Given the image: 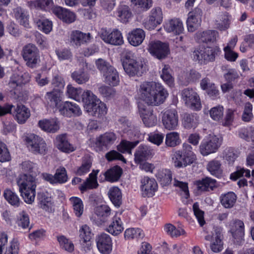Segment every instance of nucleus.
Instances as JSON below:
<instances>
[{"label": "nucleus", "mask_w": 254, "mask_h": 254, "mask_svg": "<svg viewBox=\"0 0 254 254\" xmlns=\"http://www.w3.org/2000/svg\"><path fill=\"white\" fill-rule=\"evenodd\" d=\"M116 136L113 132H106L96 138L94 147L96 151H100L114 143Z\"/></svg>", "instance_id": "nucleus-16"}, {"label": "nucleus", "mask_w": 254, "mask_h": 254, "mask_svg": "<svg viewBox=\"0 0 254 254\" xmlns=\"http://www.w3.org/2000/svg\"><path fill=\"white\" fill-rule=\"evenodd\" d=\"M181 142L180 134L177 132H171L166 135L165 144L169 147H175Z\"/></svg>", "instance_id": "nucleus-58"}, {"label": "nucleus", "mask_w": 254, "mask_h": 254, "mask_svg": "<svg viewBox=\"0 0 254 254\" xmlns=\"http://www.w3.org/2000/svg\"><path fill=\"white\" fill-rule=\"evenodd\" d=\"M17 184L25 202L31 204L34 201L36 194L35 178L30 175H20L17 179Z\"/></svg>", "instance_id": "nucleus-2"}, {"label": "nucleus", "mask_w": 254, "mask_h": 254, "mask_svg": "<svg viewBox=\"0 0 254 254\" xmlns=\"http://www.w3.org/2000/svg\"><path fill=\"white\" fill-rule=\"evenodd\" d=\"M164 127L168 130L176 129L178 126V115L175 109H170L164 112L162 118Z\"/></svg>", "instance_id": "nucleus-15"}, {"label": "nucleus", "mask_w": 254, "mask_h": 254, "mask_svg": "<svg viewBox=\"0 0 254 254\" xmlns=\"http://www.w3.org/2000/svg\"><path fill=\"white\" fill-rule=\"evenodd\" d=\"M202 14L201 9L198 7L195 8L189 13L187 20L189 31L193 32L199 27L201 22Z\"/></svg>", "instance_id": "nucleus-18"}, {"label": "nucleus", "mask_w": 254, "mask_h": 254, "mask_svg": "<svg viewBox=\"0 0 254 254\" xmlns=\"http://www.w3.org/2000/svg\"><path fill=\"white\" fill-rule=\"evenodd\" d=\"M197 190L200 191L212 190L216 186L215 179L209 177L196 181L194 183Z\"/></svg>", "instance_id": "nucleus-36"}, {"label": "nucleus", "mask_w": 254, "mask_h": 254, "mask_svg": "<svg viewBox=\"0 0 254 254\" xmlns=\"http://www.w3.org/2000/svg\"><path fill=\"white\" fill-rule=\"evenodd\" d=\"M155 176L162 186L169 185L172 180V173L169 169H159Z\"/></svg>", "instance_id": "nucleus-43"}, {"label": "nucleus", "mask_w": 254, "mask_h": 254, "mask_svg": "<svg viewBox=\"0 0 254 254\" xmlns=\"http://www.w3.org/2000/svg\"><path fill=\"white\" fill-rule=\"evenodd\" d=\"M3 196L9 204L14 207H18L21 202L18 195L9 189L4 190Z\"/></svg>", "instance_id": "nucleus-50"}, {"label": "nucleus", "mask_w": 254, "mask_h": 254, "mask_svg": "<svg viewBox=\"0 0 254 254\" xmlns=\"http://www.w3.org/2000/svg\"><path fill=\"white\" fill-rule=\"evenodd\" d=\"M14 119L19 124H24L30 117V111L25 106L22 104L13 105L11 114Z\"/></svg>", "instance_id": "nucleus-21"}, {"label": "nucleus", "mask_w": 254, "mask_h": 254, "mask_svg": "<svg viewBox=\"0 0 254 254\" xmlns=\"http://www.w3.org/2000/svg\"><path fill=\"white\" fill-rule=\"evenodd\" d=\"M34 22L38 28L46 34H49L53 29V22L51 20L43 16H38L34 18Z\"/></svg>", "instance_id": "nucleus-35"}, {"label": "nucleus", "mask_w": 254, "mask_h": 254, "mask_svg": "<svg viewBox=\"0 0 254 254\" xmlns=\"http://www.w3.org/2000/svg\"><path fill=\"white\" fill-rule=\"evenodd\" d=\"M126 239H142L144 236L143 231L139 228H128L126 230L124 233Z\"/></svg>", "instance_id": "nucleus-61"}, {"label": "nucleus", "mask_w": 254, "mask_h": 254, "mask_svg": "<svg viewBox=\"0 0 254 254\" xmlns=\"http://www.w3.org/2000/svg\"><path fill=\"white\" fill-rule=\"evenodd\" d=\"M138 143V141L130 142L127 140H122L118 145L117 149L119 151L123 153L131 154V150Z\"/></svg>", "instance_id": "nucleus-60"}, {"label": "nucleus", "mask_w": 254, "mask_h": 254, "mask_svg": "<svg viewBox=\"0 0 254 254\" xmlns=\"http://www.w3.org/2000/svg\"><path fill=\"white\" fill-rule=\"evenodd\" d=\"M100 37L106 43L114 45H121L124 43L123 38L121 32L117 29L112 31L102 29Z\"/></svg>", "instance_id": "nucleus-13"}, {"label": "nucleus", "mask_w": 254, "mask_h": 254, "mask_svg": "<svg viewBox=\"0 0 254 254\" xmlns=\"http://www.w3.org/2000/svg\"><path fill=\"white\" fill-rule=\"evenodd\" d=\"M71 77L78 84H81L88 81L89 76L88 73L83 70H78L71 74Z\"/></svg>", "instance_id": "nucleus-63"}, {"label": "nucleus", "mask_w": 254, "mask_h": 254, "mask_svg": "<svg viewBox=\"0 0 254 254\" xmlns=\"http://www.w3.org/2000/svg\"><path fill=\"white\" fill-rule=\"evenodd\" d=\"M222 231V228H216L214 229L212 235H208L205 237L206 240L211 242L210 248L213 252L218 253L223 249Z\"/></svg>", "instance_id": "nucleus-17"}, {"label": "nucleus", "mask_w": 254, "mask_h": 254, "mask_svg": "<svg viewBox=\"0 0 254 254\" xmlns=\"http://www.w3.org/2000/svg\"><path fill=\"white\" fill-rule=\"evenodd\" d=\"M218 36L217 31L209 30L203 32H198L196 34L195 38L198 42L211 43L216 41Z\"/></svg>", "instance_id": "nucleus-33"}, {"label": "nucleus", "mask_w": 254, "mask_h": 254, "mask_svg": "<svg viewBox=\"0 0 254 254\" xmlns=\"http://www.w3.org/2000/svg\"><path fill=\"white\" fill-rule=\"evenodd\" d=\"M52 12L64 22L71 23L75 20V14L65 8L60 6H55L52 8Z\"/></svg>", "instance_id": "nucleus-20"}, {"label": "nucleus", "mask_w": 254, "mask_h": 254, "mask_svg": "<svg viewBox=\"0 0 254 254\" xmlns=\"http://www.w3.org/2000/svg\"><path fill=\"white\" fill-rule=\"evenodd\" d=\"M123 66L126 72L130 76L140 74L145 69L144 64L142 60L132 53L126 55Z\"/></svg>", "instance_id": "nucleus-4"}, {"label": "nucleus", "mask_w": 254, "mask_h": 254, "mask_svg": "<svg viewBox=\"0 0 254 254\" xmlns=\"http://www.w3.org/2000/svg\"><path fill=\"white\" fill-rule=\"evenodd\" d=\"M160 76L162 80L169 86L172 87L174 85V78L171 74V69L169 65L163 64Z\"/></svg>", "instance_id": "nucleus-54"}, {"label": "nucleus", "mask_w": 254, "mask_h": 254, "mask_svg": "<svg viewBox=\"0 0 254 254\" xmlns=\"http://www.w3.org/2000/svg\"><path fill=\"white\" fill-rule=\"evenodd\" d=\"M232 20V16L228 12H221L216 16V26L219 30L225 31L230 27Z\"/></svg>", "instance_id": "nucleus-30"}, {"label": "nucleus", "mask_w": 254, "mask_h": 254, "mask_svg": "<svg viewBox=\"0 0 254 254\" xmlns=\"http://www.w3.org/2000/svg\"><path fill=\"white\" fill-rule=\"evenodd\" d=\"M198 124V117L194 114H186L183 120V125L187 129L195 128Z\"/></svg>", "instance_id": "nucleus-52"}, {"label": "nucleus", "mask_w": 254, "mask_h": 254, "mask_svg": "<svg viewBox=\"0 0 254 254\" xmlns=\"http://www.w3.org/2000/svg\"><path fill=\"white\" fill-rule=\"evenodd\" d=\"M237 196L233 192L230 191L221 196V202L225 208H231L235 204Z\"/></svg>", "instance_id": "nucleus-57"}, {"label": "nucleus", "mask_w": 254, "mask_h": 254, "mask_svg": "<svg viewBox=\"0 0 254 254\" xmlns=\"http://www.w3.org/2000/svg\"><path fill=\"white\" fill-rule=\"evenodd\" d=\"M165 231L172 237H177L186 234L185 230L181 227L176 228L171 224H167L164 227Z\"/></svg>", "instance_id": "nucleus-64"}, {"label": "nucleus", "mask_w": 254, "mask_h": 254, "mask_svg": "<svg viewBox=\"0 0 254 254\" xmlns=\"http://www.w3.org/2000/svg\"><path fill=\"white\" fill-rule=\"evenodd\" d=\"M94 212V221L97 225H100L108 220L111 215V209L108 205H101L95 208Z\"/></svg>", "instance_id": "nucleus-26"}, {"label": "nucleus", "mask_w": 254, "mask_h": 254, "mask_svg": "<svg viewBox=\"0 0 254 254\" xmlns=\"http://www.w3.org/2000/svg\"><path fill=\"white\" fill-rule=\"evenodd\" d=\"M207 168L212 175L218 178L221 176L222 169L220 161L216 159L211 160L208 163Z\"/></svg>", "instance_id": "nucleus-51"}, {"label": "nucleus", "mask_w": 254, "mask_h": 254, "mask_svg": "<svg viewBox=\"0 0 254 254\" xmlns=\"http://www.w3.org/2000/svg\"><path fill=\"white\" fill-rule=\"evenodd\" d=\"M196 159V155L192 151V146L188 143H184L182 151H177L173 155V160L175 167L181 168L192 164Z\"/></svg>", "instance_id": "nucleus-3"}, {"label": "nucleus", "mask_w": 254, "mask_h": 254, "mask_svg": "<svg viewBox=\"0 0 254 254\" xmlns=\"http://www.w3.org/2000/svg\"><path fill=\"white\" fill-rule=\"evenodd\" d=\"M174 186L180 189L181 195L182 197L187 199L189 196V191L188 183L184 182L181 180V179L175 177L174 180Z\"/></svg>", "instance_id": "nucleus-62"}, {"label": "nucleus", "mask_w": 254, "mask_h": 254, "mask_svg": "<svg viewBox=\"0 0 254 254\" xmlns=\"http://www.w3.org/2000/svg\"><path fill=\"white\" fill-rule=\"evenodd\" d=\"M29 150L34 154H45L47 148L44 140L34 134L27 135L25 139Z\"/></svg>", "instance_id": "nucleus-8"}, {"label": "nucleus", "mask_w": 254, "mask_h": 254, "mask_svg": "<svg viewBox=\"0 0 254 254\" xmlns=\"http://www.w3.org/2000/svg\"><path fill=\"white\" fill-rule=\"evenodd\" d=\"M164 28L167 33L175 35L181 34L184 30L183 22L177 18L167 20L164 23Z\"/></svg>", "instance_id": "nucleus-22"}, {"label": "nucleus", "mask_w": 254, "mask_h": 254, "mask_svg": "<svg viewBox=\"0 0 254 254\" xmlns=\"http://www.w3.org/2000/svg\"><path fill=\"white\" fill-rule=\"evenodd\" d=\"M59 111L61 114L68 117L72 116H79L82 114L79 106L70 101H65L61 103L59 105Z\"/></svg>", "instance_id": "nucleus-19"}, {"label": "nucleus", "mask_w": 254, "mask_h": 254, "mask_svg": "<svg viewBox=\"0 0 254 254\" xmlns=\"http://www.w3.org/2000/svg\"><path fill=\"white\" fill-rule=\"evenodd\" d=\"M122 173V169L119 166H115L107 170L104 173V176L107 181L115 182L119 179Z\"/></svg>", "instance_id": "nucleus-49"}, {"label": "nucleus", "mask_w": 254, "mask_h": 254, "mask_svg": "<svg viewBox=\"0 0 254 254\" xmlns=\"http://www.w3.org/2000/svg\"><path fill=\"white\" fill-rule=\"evenodd\" d=\"M120 128L123 131L131 137L133 135L136 136L138 134V130L137 127H134L131 123L126 118H122L119 120Z\"/></svg>", "instance_id": "nucleus-38"}, {"label": "nucleus", "mask_w": 254, "mask_h": 254, "mask_svg": "<svg viewBox=\"0 0 254 254\" xmlns=\"http://www.w3.org/2000/svg\"><path fill=\"white\" fill-rule=\"evenodd\" d=\"M98 171L96 173L92 172L89 175V178L87 179L83 184L79 187V190L82 192H83L87 189H92L95 188L98 186L97 181V174Z\"/></svg>", "instance_id": "nucleus-46"}, {"label": "nucleus", "mask_w": 254, "mask_h": 254, "mask_svg": "<svg viewBox=\"0 0 254 254\" xmlns=\"http://www.w3.org/2000/svg\"><path fill=\"white\" fill-rule=\"evenodd\" d=\"M118 19L122 23H127L132 17V12L128 6L120 5L116 11Z\"/></svg>", "instance_id": "nucleus-41"}, {"label": "nucleus", "mask_w": 254, "mask_h": 254, "mask_svg": "<svg viewBox=\"0 0 254 254\" xmlns=\"http://www.w3.org/2000/svg\"><path fill=\"white\" fill-rule=\"evenodd\" d=\"M120 128L123 131L131 137L133 135L136 136L138 134V130L137 127H134L131 123L126 118H122L119 120Z\"/></svg>", "instance_id": "nucleus-39"}, {"label": "nucleus", "mask_w": 254, "mask_h": 254, "mask_svg": "<svg viewBox=\"0 0 254 254\" xmlns=\"http://www.w3.org/2000/svg\"><path fill=\"white\" fill-rule=\"evenodd\" d=\"M12 15L16 21L26 28H29V15L25 9L21 7L13 9Z\"/></svg>", "instance_id": "nucleus-27"}, {"label": "nucleus", "mask_w": 254, "mask_h": 254, "mask_svg": "<svg viewBox=\"0 0 254 254\" xmlns=\"http://www.w3.org/2000/svg\"><path fill=\"white\" fill-rule=\"evenodd\" d=\"M108 195L112 203L116 206H120L122 198L121 190L117 187H111L108 191Z\"/></svg>", "instance_id": "nucleus-48"}, {"label": "nucleus", "mask_w": 254, "mask_h": 254, "mask_svg": "<svg viewBox=\"0 0 254 254\" xmlns=\"http://www.w3.org/2000/svg\"><path fill=\"white\" fill-rule=\"evenodd\" d=\"M140 183V190L144 197H152L157 190L158 184L153 178L143 177Z\"/></svg>", "instance_id": "nucleus-14"}, {"label": "nucleus", "mask_w": 254, "mask_h": 254, "mask_svg": "<svg viewBox=\"0 0 254 254\" xmlns=\"http://www.w3.org/2000/svg\"><path fill=\"white\" fill-rule=\"evenodd\" d=\"M80 98L81 102L83 103L85 111H86L87 106L92 105L99 99L92 92L88 90L84 91L83 92H82Z\"/></svg>", "instance_id": "nucleus-53"}, {"label": "nucleus", "mask_w": 254, "mask_h": 254, "mask_svg": "<svg viewBox=\"0 0 254 254\" xmlns=\"http://www.w3.org/2000/svg\"><path fill=\"white\" fill-rule=\"evenodd\" d=\"M91 37L90 33H84L78 30L71 32L69 41L73 46L79 47L82 44L89 42Z\"/></svg>", "instance_id": "nucleus-25"}, {"label": "nucleus", "mask_w": 254, "mask_h": 254, "mask_svg": "<svg viewBox=\"0 0 254 254\" xmlns=\"http://www.w3.org/2000/svg\"><path fill=\"white\" fill-rule=\"evenodd\" d=\"M222 138L213 134L206 136L201 141L199 151L203 156L216 153L222 144Z\"/></svg>", "instance_id": "nucleus-5"}, {"label": "nucleus", "mask_w": 254, "mask_h": 254, "mask_svg": "<svg viewBox=\"0 0 254 254\" xmlns=\"http://www.w3.org/2000/svg\"><path fill=\"white\" fill-rule=\"evenodd\" d=\"M55 144L59 150L64 152L69 153L75 150V147L68 142L64 134L60 135L56 137Z\"/></svg>", "instance_id": "nucleus-34"}, {"label": "nucleus", "mask_w": 254, "mask_h": 254, "mask_svg": "<svg viewBox=\"0 0 254 254\" xmlns=\"http://www.w3.org/2000/svg\"><path fill=\"white\" fill-rule=\"evenodd\" d=\"M97 248L102 254H110L113 249V242L111 237L107 234L102 233L96 237Z\"/></svg>", "instance_id": "nucleus-12"}, {"label": "nucleus", "mask_w": 254, "mask_h": 254, "mask_svg": "<svg viewBox=\"0 0 254 254\" xmlns=\"http://www.w3.org/2000/svg\"><path fill=\"white\" fill-rule=\"evenodd\" d=\"M54 4L53 0H37L31 1V7L40 9L45 11H52Z\"/></svg>", "instance_id": "nucleus-55"}, {"label": "nucleus", "mask_w": 254, "mask_h": 254, "mask_svg": "<svg viewBox=\"0 0 254 254\" xmlns=\"http://www.w3.org/2000/svg\"><path fill=\"white\" fill-rule=\"evenodd\" d=\"M92 165V159L90 157L85 156L82 158L80 166L77 168L76 174L79 176L84 175L89 172Z\"/></svg>", "instance_id": "nucleus-56"}, {"label": "nucleus", "mask_w": 254, "mask_h": 254, "mask_svg": "<svg viewBox=\"0 0 254 254\" xmlns=\"http://www.w3.org/2000/svg\"><path fill=\"white\" fill-rule=\"evenodd\" d=\"M102 75L105 82L110 85L116 86L119 83V74L114 67L109 68V70Z\"/></svg>", "instance_id": "nucleus-44"}, {"label": "nucleus", "mask_w": 254, "mask_h": 254, "mask_svg": "<svg viewBox=\"0 0 254 254\" xmlns=\"http://www.w3.org/2000/svg\"><path fill=\"white\" fill-rule=\"evenodd\" d=\"M73 212L77 217L82 216L84 212V204L82 200L79 197L72 196L69 198Z\"/></svg>", "instance_id": "nucleus-45"}, {"label": "nucleus", "mask_w": 254, "mask_h": 254, "mask_svg": "<svg viewBox=\"0 0 254 254\" xmlns=\"http://www.w3.org/2000/svg\"><path fill=\"white\" fill-rule=\"evenodd\" d=\"M168 96L167 90L161 84L153 81L142 83L137 90L136 98L148 106L138 103L140 117L145 126H154L157 122V116L149 106H159L163 103Z\"/></svg>", "instance_id": "nucleus-1"}, {"label": "nucleus", "mask_w": 254, "mask_h": 254, "mask_svg": "<svg viewBox=\"0 0 254 254\" xmlns=\"http://www.w3.org/2000/svg\"><path fill=\"white\" fill-rule=\"evenodd\" d=\"M145 37L144 31L140 28H136L128 33L127 40L133 46L140 45L143 41Z\"/></svg>", "instance_id": "nucleus-32"}, {"label": "nucleus", "mask_w": 254, "mask_h": 254, "mask_svg": "<svg viewBox=\"0 0 254 254\" xmlns=\"http://www.w3.org/2000/svg\"><path fill=\"white\" fill-rule=\"evenodd\" d=\"M30 80V76L27 73H17L12 74L10 77L8 85L13 90H17L22 84H24Z\"/></svg>", "instance_id": "nucleus-28"}, {"label": "nucleus", "mask_w": 254, "mask_h": 254, "mask_svg": "<svg viewBox=\"0 0 254 254\" xmlns=\"http://www.w3.org/2000/svg\"><path fill=\"white\" fill-rule=\"evenodd\" d=\"M86 111L89 115L100 118L107 114V108L106 104L98 99L92 105L87 106Z\"/></svg>", "instance_id": "nucleus-24"}, {"label": "nucleus", "mask_w": 254, "mask_h": 254, "mask_svg": "<svg viewBox=\"0 0 254 254\" xmlns=\"http://www.w3.org/2000/svg\"><path fill=\"white\" fill-rule=\"evenodd\" d=\"M39 127L48 132L55 133L60 128V123L57 118L43 119L39 121Z\"/></svg>", "instance_id": "nucleus-29"}, {"label": "nucleus", "mask_w": 254, "mask_h": 254, "mask_svg": "<svg viewBox=\"0 0 254 254\" xmlns=\"http://www.w3.org/2000/svg\"><path fill=\"white\" fill-rule=\"evenodd\" d=\"M182 97L186 105L192 110H199L201 107L197 93L192 89L186 88L182 92Z\"/></svg>", "instance_id": "nucleus-10"}, {"label": "nucleus", "mask_w": 254, "mask_h": 254, "mask_svg": "<svg viewBox=\"0 0 254 254\" xmlns=\"http://www.w3.org/2000/svg\"><path fill=\"white\" fill-rule=\"evenodd\" d=\"M163 18L162 9L160 7H154L149 12L148 20L144 22V27L148 29H154L160 25Z\"/></svg>", "instance_id": "nucleus-11"}, {"label": "nucleus", "mask_w": 254, "mask_h": 254, "mask_svg": "<svg viewBox=\"0 0 254 254\" xmlns=\"http://www.w3.org/2000/svg\"><path fill=\"white\" fill-rule=\"evenodd\" d=\"M221 51L219 47L215 45L212 47H199L193 52L192 57L194 60L201 64H206L215 60V57L218 55Z\"/></svg>", "instance_id": "nucleus-6"}, {"label": "nucleus", "mask_w": 254, "mask_h": 254, "mask_svg": "<svg viewBox=\"0 0 254 254\" xmlns=\"http://www.w3.org/2000/svg\"><path fill=\"white\" fill-rule=\"evenodd\" d=\"M82 90L81 88H75L71 84L66 86V95L68 98L73 99L78 102H81L80 97L81 96Z\"/></svg>", "instance_id": "nucleus-59"}, {"label": "nucleus", "mask_w": 254, "mask_h": 254, "mask_svg": "<svg viewBox=\"0 0 254 254\" xmlns=\"http://www.w3.org/2000/svg\"><path fill=\"white\" fill-rule=\"evenodd\" d=\"M22 57L26 65L31 68L35 67L40 61L39 50L32 44H27L23 47Z\"/></svg>", "instance_id": "nucleus-7"}, {"label": "nucleus", "mask_w": 254, "mask_h": 254, "mask_svg": "<svg viewBox=\"0 0 254 254\" xmlns=\"http://www.w3.org/2000/svg\"><path fill=\"white\" fill-rule=\"evenodd\" d=\"M200 86L201 88L205 90L210 96L216 97L219 95V90L215 84L208 78H203L200 81Z\"/></svg>", "instance_id": "nucleus-40"}, {"label": "nucleus", "mask_w": 254, "mask_h": 254, "mask_svg": "<svg viewBox=\"0 0 254 254\" xmlns=\"http://www.w3.org/2000/svg\"><path fill=\"white\" fill-rule=\"evenodd\" d=\"M45 97L47 104L50 107H57L59 109V106L58 105L61 100L60 92L54 90L47 92Z\"/></svg>", "instance_id": "nucleus-47"}, {"label": "nucleus", "mask_w": 254, "mask_h": 254, "mask_svg": "<svg viewBox=\"0 0 254 254\" xmlns=\"http://www.w3.org/2000/svg\"><path fill=\"white\" fill-rule=\"evenodd\" d=\"M148 51L152 56L159 60L165 59L170 53L169 44L160 41L150 42Z\"/></svg>", "instance_id": "nucleus-9"}, {"label": "nucleus", "mask_w": 254, "mask_h": 254, "mask_svg": "<svg viewBox=\"0 0 254 254\" xmlns=\"http://www.w3.org/2000/svg\"><path fill=\"white\" fill-rule=\"evenodd\" d=\"M231 231L233 237L238 239L237 242L239 244L243 243L245 236L244 224L243 221L236 220L232 226Z\"/></svg>", "instance_id": "nucleus-31"}, {"label": "nucleus", "mask_w": 254, "mask_h": 254, "mask_svg": "<svg viewBox=\"0 0 254 254\" xmlns=\"http://www.w3.org/2000/svg\"><path fill=\"white\" fill-rule=\"evenodd\" d=\"M152 154L151 148L144 145H140L136 149L134 154V161L136 163L147 159Z\"/></svg>", "instance_id": "nucleus-37"}, {"label": "nucleus", "mask_w": 254, "mask_h": 254, "mask_svg": "<svg viewBox=\"0 0 254 254\" xmlns=\"http://www.w3.org/2000/svg\"><path fill=\"white\" fill-rule=\"evenodd\" d=\"M121 213V212H116L112 218L111 223L106 229V231L112 235L117 236L124 229V224L120 217Z\"/></svg>", "instance_id": "nucleus-23"}, {"label": "nucleus", "mask_w": 254, "mask_h": 254, "mask_svg": "<svg viewBox=\"0 0 254 254\" xmlns=\"http://www.w3.org/2000/svg\"><path fill=\"white\" fill-rule=\"evenodd\" d=\"M130 1L138 13L147 11L153 5L152 0H130Z\"/></svg>", "instance_id": "nucleus-42"}]
</instances>
